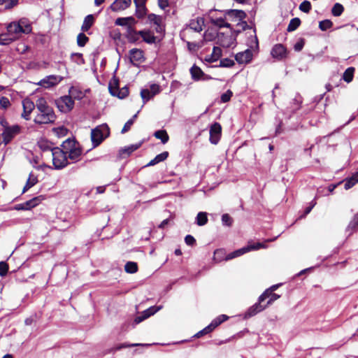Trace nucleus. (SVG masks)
<instances>
[{
	"label": "nucleus",
	"instance_id": "1",
	"mask_svg": "<svg viewBox=\"0 0 358 358\" xmlns=\"http://www.w3.org/2000/svg\"><path fill=\"white\" fill-rule=\"evenodd\" d=\"M37 115L34 122L38 124H49L55 122L56 115L53 109L48 104L44 98H39L36 102Z\"/></svg>",
	"mask_w": 358,
	"mask_h": 358
},
{
	"label": "nucleus",
	"instance_id": "2",
	"mask_svg": "<svg viewBox=\"0 0 358 358\" xmlns=\"http://www.w3.org/2000/svg\"><path fill=\"white\" fill-rule=\"evenodd\" d=\"M31 30L32 27L29 20L24 17L18 21L12 22L7 26V32L13 41L18 39L24 34L31 33Z\"/></svg>",
	"mask_w": 358,
	"mask_h": 358
},
{
	"label": "nucleus",
	"instance_id": "3",
	"mask_svg": "<svg viewBox=\"0 0 358 358\" xmlns=\"http://www.w3.org/2000/svg\"><path fill=\"white\" fill-rule=\"evenodd\" d=\"M229 20L237 22V29L235 30L236 33H240L241 31L250 28L248 23L244 21L246 17V13L242 10H227L225 13Z\"/></svg>",
	"mask_w": 358,
	"mask_h": 358
},
{
	"label": "nucleus",
	"instance_id": "4",
	"mask_svg": "<svg viewBox=\"0 0 358 358\" xmlns=\"http://www.w3.org/2000/svg\"><path fill=\"white\" fill-rule=\"evenodd\" d=\"M64 150H66L67 157L73 162H78L82 154V150L78 148L76 142L71 138L64 141L62 145Z\"/></svg>",
	"mask_w": 358,
	"mask_h": 358
},
{
	"label": "nucleus",
	"instance_id": "5",
	"mask_svg": "<svg viewBox=\"0 0 358 358\" xmlns=\"http://www.w3.org/2000/svg\"><path fill=\"white\" fill-rule=\"evenodd\" d=\"M109 128L106 124L99 125L96 128L92 129L91 140L93 148H96L109 135Z\"/></svg>",
	"mask_w": 358,
	"mask_h": 358
},
{
	"label": "nucleus",
	"instance_id": "6",
	"mask_svg": "<svg viewBox=\"0 0 358 358\" xmlns=\"http://www.w3.org/2000/svg\"><path fill=\"white\" fill-rule=\"evenodd\" d=\"M3 126L2 138L5 145L10 143L12 140L21 132V127L17 124L8 125L6 121L1 122Z\"/></svg>",
	"mask_w": 358,
	"mask_h": 358
},
{
	"label": "nucleus",
	"instance_id": "7",
	"mask_svg": "<svg viewBox=\"0 0 358 358\" xmlns=\"http://www.w3.org/2000/svg\"><path fill=\"white\" fill-rule=\"evenodd\" d=\"M51 155L52 163L56 169H62L68 165V157L64 148H53L51 149Z\"/></svg>",
	"mask_w": 358,
	"mask_h": 358
},
{
	"label": "nucleus",
	"instance_id": "8",
	"mask_svg": "<svg viewBox=\"0 0 358 358\" xmlns=\"http://www.w3.org/2000/svg\"><path fill=\"white\" fill-rule=\"evenodd\" d=\"M58 109L62 113L71 111L74 106V101L70 96H63L56 100Z\"/></svg>",
	"mask_w": 358,
	"mask_h": 358
},
{
	"label": "nucleus",
	"instance_id": "9",
	"mask_svg": "<svg viewBox=\"0 0 358 358\" xmlns=\"http://www.w3.org/2000/svg\"><path fill=\"white\" fill-rule=\"evenodd\" d=\"M118 83L117 80H114L113 84L111 82L109 83L108 90L111 95L117 96L120 99H124L129 94V89L127 86L122 88H119Z\"/></svg>",
	"mask_w": 358,
	"mask_h": 358
},
{
	"label": "nucleus",
	"instance_id": "10",
	"mask_svg": "<svg viewBox=\"0 0 358 358\" xmlns=\"http://www.w3.org/2000/svg\"><path fill=\"white\" fill-rule=\"evenodd\" d=\"M129 59L131 63L134 66H137L138 64L143 62L145 61L143 51L138 48L130 50Z\"/></svg>",
	"mask_w": 358,
	"mask_h": 358
},
{
	"label": "nucleus",
	"instance_id": "11",
	"mask_svg": "<svg viewBox=\"0 0 358 358\" xmlns=\"http://www.w3.org/2000/svg\"><path fill=\"white\" fill-rule=\"evenodd\" d=\"M264 301H259V297L258 298V301L255 303L253 306H250L248 310L245 313V318H250L257 313L263 311L266 307L267 305L262 304Z\"/></svg>",
	"mask_w": 358,
	"mask_h": 358
},
{
	"label": "nucleus",
	"instance_id": "12",
	"mask_svg": "<svg viewBox=\"0 0 358 358\" xmlns=\"http://www.w3.org/2000/svg\"><path fill=\"white\" fill-rule=\"evenodd\" d=\"M222 127L221 125L215 122L213 124L210 129V141L213 144H217L220 140Z\"/></svg>",
	"mask_w": 358,
	"mask_h": 358
},
{
	"label": "nucleus",
	"instance_id": "13",
	"mask_svg": "<svg viewBox=\"0 0 358 358\" xmlns=\"http://www.w3.org/2000/svg\"><path fill=\"white\" fill-rule=\"evenodd\" d=\"M253 55L250 49L237 53L235 59L240 64H248L251 62Z\"/></svg>",
	"mask_w": 358,
	"mask_h": 358
},
{
	"label": "nucleus",
	"instance_id": "14",
	"mask_svg": "<svg viewBox=\"0 0 358 358\" xmlns=\"http://www.w3.org/2000/svg\"><path fill=\"white\" fill-rule=\"evenodd\" d=\"M35 106L36 105L31 99H24L22 101L23 113H22V117L27 120H29V115L35 108Z\"/></svg>",
	"mask_w": 358,
	"mask_h": 358
},
{
	"label": "nucleus",
	"instance_id": "15",
	"mask_svg": "<svg viewBox=\"0 0 358 358\" xmlns=\"http://www.w3.org/2000/svg\"><path fill=\"white\" fill-rule=\"evenodd\" d=\"M61 80L62 78L60 77L51 75L42 79L38 83V85L45 88H49L50 87L57 85L61 81Z\"/></svg>",
	"mask_w": 358,
	"mask_h": 358
},
{
	"label": "nucleus",
	"instance_id": "16",
	"mask_svg": "<svg viewBox=\"0 0 358 358\" xmlns=\"http://www.w3.org/2000/svg\"><path fill=\"white\" fill-rule=\"evenodd\" d=\"M271 54L275 59H282L286 57V48L282 44H276L273 47Z\"/></svg>",
	"mask_w": 358,
	"mask_h": 358
},
{
	"label": "nucleus",
	"instance_id": "17",
	"mask_svg": "<svg viewBox=\"0 0 358 358\" xmlns=\"http://www.w3.org/2000/svg\"><path fill=\"white\" fill-rule=\"evenodd\" d=\"M131 3V0H115L111 5L110 8L113 11H120L129 8Z\"/></svg>",
	"mask_w": 358,
	"mask_h": 358
},
{
	"label": "nucleus",
	"instance_id": "18",
	"mask_svg": "<svg viewBox=\"0 0 358 358\" xmlns=\"http://www.w3.org/2000/svg\"><path fill=\"white\" fill-rule=\"evenodd\" d=\"M253 32L254 35H251L250 37H248L246 45L248 47V49H250L252 52H258L259 41L255 34V29L253 30Z\"/></svg>",
	"mask_w": 358,
	"mask_h": 358
},
{
	"label": "nucleus",
	"instance_id": "19",
	"mask_svg": "<svg viewBox=\"0 0 358 358\" xmlns=\"http://www.w3.org/2000/svg\"><path fill=\"white\" fill-rule=\"evenodd\" d=\"M141 34L132 26H129L127 31V38L130 43H136L139 40Z\"/></svg>",
	"mask_w": 358,
	"mask_h": 358
},
{
	"label": "nucleus",
	"instance_id": "20",
	"mask_svg": "<svg viewBox=\"0 0 358 358\" xmlns=\"http://www.w3.org/2000/svg\"><path fill=\"white\" fill-rule=\"evenodd\" d=\"M94 23V15L92 14L87 15L83 20V24L81 26V31L83 32H87L90 30V29L92 27Z\"/></svg>",
	"mask_w": 358,
	"mask_h": 358
},
{
	"label": "nucleus",
	"instance_id": "21",
	"mask_svg": "<svg viewBox=\"0 0 358 358\" xmlns=\"http://www.w3.org/2000/svg\"><path fill=\"white\" fill-rule=\"evenodd\" d=\"M141 37H142L143 41L148 44H152L155 43L156 37L149 30H141L139 31Z\"/></svg>",
	"mask_w": 358,
	"mask_h": 358
},
{
	"label": "nucleus",
	"instance_id": "22",
	"mask_svg": "<svg viewBox=\"0 0 358 358\" xmlns=\"http://www.w3.org/2000/svg\"><path fill=\"white\" fill-rule=\"evenodd\" d=\"M203 25V18L197 17L196 19L192 20L189 22V29L194 30L196 32H200L202 30Z\"/></svg>",
	"mask_w": 358,
	"mask_h": 358
},
{
	"label": "nucleus",
	"instance_id": "23",
	"mask_svg": "<svg viewBox=\"0 0 358 358\" xmlns=\"http://www.w3.org/2000/svg\"><path fill=\"white\" fill-rule=\"evenodd\" d=\"M190 73H191V76H192V78L194 80H199L202 78L203 76H204V73L203 72V71L197 66L196 65H194L193 66H192V68L190 69Z\"/></svg>",
	"mask_w": 358,
	"mask_h": 358
},
{
	"label": "nucleus",
	"instance_id": "24",
	"mask_svg": "<svg viewBox=\"0 0 358 358\" xmlns=\"http://www.w3.org/2000/svg\"><path fill=\"white\" fill-rule=\"evenodd\" d=\"M135 23V20L133 17H118L116 19L115 24L119 26H132Z\"/></svg>",
	"mask_w": 358,
	"mask_h": 358
},
{
	"label": "nucleus",
	"instance_id": "25",
	"mask_svg": "<svg viewBox=\"0 0 358 358\" xmlns=\"http://www.w3.org/2000/svg\"><path fill=\"white\" fill-rule=\"evenodd\" d=\"M169 157V152L167 151H164L159 155H157L153 159H152L146 166H154L161 162L164 161Z\"/></svg>",
	"mask_w": 358,
	"mask_h": 358
},
{
	"label": "nucleus",
	"instance_id": "26",
	"mask_svg": "<svg viewBox=\"0 0 358 358\" xmlns=\"http://www.w3.org/2000/svg\"><path fill=\"white\" fill-rule=\"evenodd\" d=\"M248 252V248H247L246 247H243L242 248H240L238 250H236L228 254L225 257V260L228 261V260L232 259L234 258L240 257Z\"/></svg>",
	"mask_w": 358,
	"mask_h": 358
},
{
	"label": "nucleus",
	"instance_id": "27",
	"mask_svg": "<svg viewBox=\"0 0 358 358\" xmlns=\"http://www.w3.org/2000/svg\"><path fill=\"white\" fill-rule=\"evenodd\" d=\"M136 6V15L138 18L143 17L146 14L145 3H137Z\"/></svg>",
	"mask_w": 358,
	"mask_h": 358
},
{
	"label": "nucleus",
	"instance_id": "28",
	"mask_svg": "<svg viewBox=\"0 0 358 358\" xmlns=\"http://www.w3.org/2000/svg\"><path fill=\"white\" fill-rule=\"evenodd\" d=\"M358 182L357 173H355L351 177L345 179L344 181V188L349 189Z\"/></svg>",
	"mask_w": 358,
	"mask_h": 358
},
{
	"label": "nucleus",
	"instance_id": "29",
	"mask_svg": "<svg viewBox=\"0 0 358 358\" xmlns=\"http://www.w3.org/2000/svg\"><path fill=\"white\" fill-rule=\"evenodd\" d=\"M281 283L273 285L269 288L266 289L260 296H259V301H264L265 299H268V294H271V292H273L275 291L280 286H281Z\"/></svg>",
	"mask_w": 358,
	"mask_h": 358
},
{
	"label": "nucleus",
	"instance_id": "30",
	"mask_svg": "<svg viewBox=\"0 0 358 358\" xmlns=\"http://www.w3.org/2000/svg\"><path fill=\"white\" fill-rule=\"evenodd\" d=\"M196 224L199 226H203L208 222L207 213L206 212H199L196 217Z\"/></svg>",
	"mask_w": 358,
	"mask_h": 358
},
{
	"label": "nucleus",
	"instance_id": "31",
	"mask_svg": "<svg viewBox=\"0 0 358 358\" xmlns=\"http://www.w3.org/2000/svg\"><path fill=\"white\" fill-rule=\"evenodd\" d=\"M37 182H38L37 177L34 176L32 173H30L29 177L26 182V185H24V187L23 188L22 192L24 193L26 191H27L29 189H30L31 187H33Z\"/></svg>",
	"mask_w": 358,
	"mask_h": 358
},
{
	"label": "nucleus",
	"instance_id": "32",
	"mask_svg": "<svg viewBox=\"0 0 358 358\" xmlns=\"http://www.w3.org/2000/svg\"><path fill=\"white\" fill-rule=\"evenodd\" d=\"M154 136L157 138L160 139L163 144L166 143L169 139V135L165 130L156 131L154 134Z\"/></svg>",
	"mask_w": 358,
	"mask_h": 358
},
{
	"label": "nucleus",
	"instance_id": "33",
	"mask_svg": "<svg viewBox=\"0 0 358 358\" xmlns=\"http://www.w3.org/2000/svg\"><path fill=\"white\" fill-rule=\"evenodd\" d=\"M44 199V196L42 195L36 196L32 198L31 199L27 201V205H28V208L29 210L37 206Z\"/></svg>",
	"mask_w": 358,
	"mask_h": 358
},
{
	"label": "nucleus",
	"instance_id": "34",
	"mask_svg": "<svg viewBox=\"0 0 358 358\" xmlns=\"http://www.w3.org/2000/svg\"><path fill=\"white\" fill-rule=\"evenodd\" d=\"M226 256V252L224 249H217L214 252L213 259L216 262H220L225 260Z\"/></svg>",
	"mask_w": 358,
	"mask_h": 358
},
{
	"label": "nucleus",
	"instance_id": "35",
	"mask_svg": "<svg viewBox=\"0 0 358 358\" xmlns=\"http://www.w3.org/2000/svg\"><path fill=\"white\" fill-rule=\"evenodd\" d=\"M300 24L301 20L299 18H292L287 26V31L289 32L295 31L300 26Z\"/></svg>",
	"mask_w": 358,
	"mask_h": 358
},
{
	"label": "nucleus",
	"instance_id": "36",
	"mask_svg": "<svg viewBox=\"0 0 358 358\" xmlns=\"http://www.w3.org/2000/svg\"><path fill=\"white\" fill-rule=\"evenodd\" d=\"M355 68H348L343 74V79L348 83H350L354 76Z\"/></svg>",
	"mask_w": 358,
	"mask_h": 358
},
{
	"label": "nucleus",
	"instance_id": "37",
	"mask_svg": "<svg viewBox=\"0 0 358 358\" xmlns=\"http://www.w3.org/2000/svg\"><path fill=\"white\" fill-rule=\"evenodd\" d=\"M215 327L213 326V324H212V322H210L207 327H206L204 329H203L202 330L199 331V332H197L195 335H194V337H196V338H200L201 336H203V335H206V334H208L209 333H210L211 331H213L214 329H215Z\"/></svg>",
	"mask_w": 358,
	"mask_h": 358
},
{
	"label": "nucleus",
	"instance_id": "38",
	"mask_svg": "<svg viewBox=\"0 0 358 358\" xmlns=\"http://www.w3.org/2000/svg\"><path fill=\"white\" fill-rule=\"evenodd\" d=\"M124 270L128 273H135L138 271V265L136 262H128L124 266Z\"/></svg>",
	"mask_w": 358,
	"mask_h": 358
},
{
	"label": "nucleus",
	"instance_id": "39",
	"mask_svg": "<svg viewBox=\"0 0 358 358\" xmlns=\"http://www.w3.org/2000/svg\"><path fill=\"white\" fill-rule=\"evenodd\" d=\"M358 227V213L354 216L352 220L349 223L347 231H350V234H352Z\"/></svg>",
	"mask_w": 358,
	"mask_h": 358
},
{
	"label": "nucleus",
	"instance_id": "40",
	"mask_svg": "<svg viewBox=\"0 0 358 358\" xmlns=\"http://www.w3.org/2000/svg\"><path fill=\"white\" fill-rule=\"evenodd\" d=\"M141 96L142 98L143 103L150 100L154 97L153 94L148 89H143L141 91Z\"/></svg>",
	"mask_w": 358,
	"mask_h": 358
},
{
	"label": "nucleus",
	"instance_id": "41",
	"mask_svg": "<svg viewBox=\"0 0 358 358\" xmlns=\"http://www.w3.org/2000/svg\"><path fill=\"white\" fill-rule=\"evenodd\" d=\"M88 41L89 38L84 34V32L80 33L77 36V44L79 47H84Z\"/></svg>",
	"mask_w": 358,
	"mask_h": 358
},
{
	"label": "nucleus",
	"instance_id": "42",
	"mask_svg": "<svg viewBox=\"0 0 358 358\" xmlns=\"http://www.w3.org/2000/svg\"><path fill=\"white\" fill-rule=\"evenodd\" d=\"M139 111H138L135 115H133V117L129 119L124 125L122 129V134H124L126 132H127L131 127L132 126V124H134V120H136V118L137 117V115L138 114Z\"/></svg>",
	"mask_w": 358,
	"mask_h": 358
},
{
	"label": "nucleus",
	"instance_id": "43",
	"mask_svg": "<svg viewBox=\"0 0 358 358\" xmlns=\"http://www.w3.org/2000/svg\"><path fill=\"white\" fill-rule=\"evenodd\" d=\"M344 8L343 5L339 3H336L334 5L331 9V13L334 16L338 17L343 12Z\"/></svg>",
	"mask_w": 358,
	"mask_h": 358
},
{
	"label": "nucleus",
	"instance_id": "44",
	"mask_svg": "<svg viewBox=\"0 0 358 358\" xmlns=\"http://www.w3.org/2000/svg\"><path fill=\"white\" fill-rule=\"evenodd\" d=\"M71 59L73 62H76L78 65L83 64L85 63V60L83 57V54L75 52L71 55Z\"/></svg>",
	"mask_w": 358,
	"mask_h": 358
},
{
	"label": "nucleus",
	"instance_id": "45",
	"mask_svg": "<svg viewBox=\"0 0 358 358\" xmlns=\"http://www.w3.org/2000/svg\"><path fill=\"white\" fill-rule=\"evenodd\" d=\"M302 103L301 97L299 95L295 96L292 102V110L293 113H295L297 110L299 109L301 104Z\"/></svg>",
	"mask_w": 358,
	"mask_h": 358
},
{
	"label": "nucleus",
	"instance_id": "46",
	"mask_svg": "<svg viewBox=\"0 0 358 358\" xmlns=\"http://www.w3.org/2000/svg\"><path fill=\"white\" fill-rule=\"evenodd\" d=\"M162 308V306H151L149 308L146 309L143 312V313L148 318L151 315H153Z\"/></svg>",
	"mask_w": 358,
	"mask_h": 358
},
{
	"label": "nucleus",
	"instance_id": "47",
	"mask_svg": "<svg viewBox=\"0 0 358 358\" xmlns=\"http://www.w3.org/2000/svg\"><path fill=\"white\" fill-rule=\"evenodd\" d=\"M148 20L150 23H153L155 25L161 24L162 18L161 16L151 13L148 16Z\"/></svg>",
	"mask_w": 358,
	"mask_h": 358
},
{
	"label": "nucleus",
	"instance_id": "48",
	"mask_svg": "<svg viewBox=\"0 0 358 358\" xmlns=\"http://www.w3.org/2000/svg\"><path fill=\"white\" fill-rule=\"evenodd\" d=\"M69 93L71 94V97L77 99H83L84 94L81 91H79L77 88L74 87H71L69 90Z\"/></svg>",
	"mask_w": 358,
	"mask_h": 358
},
{
	"label": "nucleus",
	"instance_id": "49",
	"mask_svg": "<svg viewBox=\"0 0 358 358\" xmlns=\"http://www.w3.org/2000/svg\"><path fill=\"white\" fill-rule=\"evenodd\" d=\"M212 22L219 27H230V24L226 22L225 20L222 17H218L212 20Z\"/></svg>",
	"mask_w": 358,
	"mask_h": 358
},
{
	"label": "nucleus",
	"instance_id": "50",
	"mask_svg": "<svg viewBox=\"0 0 358 358\" xmlns=\"http://www.w3.org/2000/svg\"><path fill=\"white\" fill-rule=\"evenodd\" d=\"M228 318H229V317L226 315H220L218 317H217L216 318H215L211 322L213 324V326L215 327V328H216L220 324H221L222 322L226 321Z\"/></svg>",
	"mask_w": 358,
	"mask_h": 358
},
{
	"label": "nucleus",
	"instance_id": "51",
	"mask_svg": "<svg viewBox=\"0 0 358 358\" xmlns=\"http://www.w3.org/2000/svg\"><path fill=\"white\" fill-rule=\"evenodd\" d=\"M149 345H150V344H141V343L129 344V343H122V344H120V345H117L115 347V350H119L122 348H131V347H134V346H149Z\"/></svg>",
	"mask_w": 358,
	"mask_h": 358
},
{
	"label": "nucleus",
	"instance_id": "52",
	"mask_svg": "<svg viewBox=\"0 0 358 358\" xmlns=\"http://www.w3.org/2000/svg\"><path fill=\"white\" fill-rule=\"evenodd\" d=\"M332 26H333V23L329 20H324L320 22V23H319V28L322 31H326V30L331 28Z\"/></svg>",
	"mask_w": 358,
	"mask_h": 358
},
{
	"label": "nucleus",
	"instance_id": "53",
	"mask_svg": "<svg viewBox=\"0 0 358 358\" xmlns=\"http://www.w3.org/2000/svg\"><path fill=\"white\" fill-rule=\"evenodd\" d=\"M11 41H13V39L8 32L7 34H0V45H8Z\"/></svg>",
	"mask_w": 358,
	"mask_h": 358
},
{
	"label": "nucleus",
	"instance_id": "54",
	"mask_svg": "<svg viewBox=\"0 0 358 358\" xmlns=\"http://www.w3.org/2000/svg\"><path fill=\"white\" fill-rule=\"evenodd\" d=\"M311 9V3L310 1L305 0L299 5V10L304 13H309Z\"/></svg>",
	"mask_w": 358,
	"mask_h": 358
},
{
	"label": "nucleus",
	"instance_id": "55",
	"mask_svg": "<svg viewBox=\"0 0 358 358\" xmlns=\"http://www.w3.org/2000/svg\"><path fill=\"white\" fill-rule=\"evenodd\" d=\"M222 222L223 225L230 227L233 223L232 217L227 213L222 215Z\"/></svg>",
	"mask_w": 358,
	"mask_h": 358
},
{
	"label": "nucleus",
	"instance_id": "56",
	"mask_svg": "<svg viewBox=\"0 0 358 358\" xmlns=\"http://www.w3.org/2000/svg\"><path fill=\"white\" fill-rule=\"evenodd\" d=\"M140 144H134L126 147L123 150H122V154L127 153L128 155H129L134 151L136 150L140 147Z\"/></svg>",
	"mask_w": 358,
	"mask_h": 358
},
{
	"label": "nucleus",
	"instance_id": "57",
	"mask_svg": "<svg viewBox=\"0 0 358 358\" xmlns=\"http://www.w3.org/2000/svg\"><path fill=\"white\" fill-rule=\"evenodd\" d=\"M213 60H218L222 55V50L219 47H214L211 53Z\"/></svg>",
	"mask_w": 358,
	"mask_h": 358
},
{
	"label": "nucleus",
	"instance_id": "58",
	"mask_svg": "<svg viewBox=\"0 0 358 358\" xmlns=\"http://www.w3.org/2000/svg\"><path fill=\"white\" fill-rule=\"evenodd\" d=\"M246 248H248V252H250L251 250H257L260 248H266V246L263 243H256L250 244L248 246H246Z\"/></svg>",
	"mask_w": 358,
	"mask_h": 358
},
{
	"label": "nucleus",
	"instance_id": "59",
	"mask_svg": "<svg viewBox=\"0 0 358 358\" xmlns=\"http://www.w3.org/2000/svg\"><path fill=\"white\" fill-rule=\"evenodd\" d=\"M232 95H233V93L231 92V91L227 90L226 92H224V94H222L221 95V97H220L221 102H222V103L228 102L231 99Z\"/></svg>",
	"mask_w": 358,
	"mask_h": 358
},
{
	"label": "nucleus",
	"instance_id": "60",
	"mask_svg": "<svg viewBox=\"0 0 358 358\" xmlns=\"http://www.w3.org/2000/svg\"><path fill=\"white\" fill-rule=\"evenodd\" d=\"M280 297V296L279 294L271 292V294H268V300L265 305H267V306L271 305L275 301L278 299Z\"/></svg>",
	"mask_w": 358,
	"mask_h": 358
},
{
	"label": "nucleus",
	"instance_id": "61",
	"mask_svg": "<svg viewBox=\"0 0 358 358\" xmlns=\"http://www.w3.org/2000/svg\"><path fill=\"white\" fill-rule=\"evenodd\" d=\"M10 100L6 96L0 97V107L3 109H6L10 106Z\"/></svg>",
	"mask_w": 358,
	"mask_h": 358
},
{
	"label": "nucleus",
	"instance_id": "62",
	"mask_svg": "<svg viewBox=\"0 0 358 358\" xmlns=\"http://www.w3.org/2000/svg\"><path fill=\"white\" fill-rule=\"evenodd\" d=\"M234 65V62L228 58L223 59L220 61V66L223 67H231Z\"/></svg>",
	"mask_w": 358,
	"mask_h": 358
},
{
	"label": "nucleus",
	"instance_id": "63",
	"mask_svg": "<svg viewBox=\"0 0 358 358\" xmlns=\"http://www.w3.org/2000/svg\"><path fill=\"white\" fill-rule=\"evenodd\" d=\"M8 270V264L4 262H0V275L4 276L7 274Z\"/></svg>",
	"mask_w": 358,
	"mask_h": 358
},
{
	"label": "nucleus",
	"instance_id": "64",
	"mask_svg": "<svg viewBox=\"0 0 358 358\" xmlns=\"http://www.w3.org/2000/svg\"><path fill=\"white\" fill-rule=\"evenodd\" d=\"M185 242L187 245L192 246L195 244L196 240L192 235H187L185 238Z\"/></svg>",
	"mask_w": 358,
	"mask_h": 358
}]
</instances>
